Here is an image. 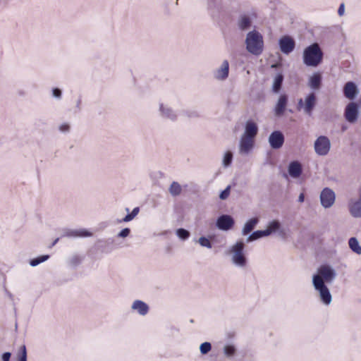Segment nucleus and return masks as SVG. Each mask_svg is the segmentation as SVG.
Segmentation results:
<instances>
[{
    "label": "nucleus",
    "mask_w": 361,
    "mask_h": 361,
    "mask_svg": "<svg viewBox=\"0 0 361 361\" xmlns=\"http://www.w3.org/2000/svg\"><path fill=\"white\" fill-rule=\"evenodd\" d=\"M335 192L329 188H325L320 193V202L324 208H330L335 202Z\"/></svg>",
    "instance_id": "obj_10"
},
{
    "label": "nucleus",
    "mask_w": 361,
    "mask_h": 361,
    "mask_svg": "<svg viewBox=\"0 0 361 361\" xmlns=\"http://www.w3.org/2000/svg\"><path fill=\"white\" fill-rule=\"evenodd\" d=\"M323 59V52L317 43L307 47L302 54L304 64L307 66L317 67Z\"/></svg>",
    "instance_id": "obj_5"
},
{
    "label": "nucleus",
    "mask_w": 361,
    "mask_h": 361,
    "mask_svg": "<svg viewBox=\"0 0 361 361\" xmlns=\"http://www.w3.org/2000/svg\"><path fill=\"white\" fill-rule=\"evenodd\" d=\"M233 161V153L231 151H227L224 153L223 159H222V165L224 168L228 167Z\"/></svg>",
    "instance_id": "obj_28"
},
{
    "label": "nucleus",
    "mask_w": 361,
    "mask_h": 361,
    "mask_svg": "<svg viewBox=\"0 0 361 361\" xmlns=\"http://www.w3.org/2000/svg\"><path fill=\"white\" fill-rule=\"evenodd\" d=\"M245 245L243 241L238 240L230 246L228 255L231 264L237 268L245 269L247 265V258L245 252Z\"/></svg>",
    "instance_id": "obj_4"
},
{
    "label": "nucleus",
    "mask_w": 361,
    "mask_h": 361,
    "mask_svg": "<svg viewBox=\"0 0 361 361\" xmlns=\"http://www.w3.org/2000/svg\"><path fill=\"white\" fill-rule=\"evenodd\" d=\"M283 81V75L281 73H278L274 78L273 85H272V90L275 93H278L281 88Z\"/></svg>",
    "instance_id": "obj_25"
},
{
    "label": "nucleus",
    "mask_w": 361,
    "mask_h": 361,
    "mask_svg": "<svg viewBox=\"0 0 361 361\" xmlns=\"http://www.w3.org/2000/svg\"><path fill=\"white\" fill-rule=\"evenodd\" d=\"M236 353V348L233 344L228 343L223 347V353L227 358L233 357Z\"/></svg>",
    "instance_id": "obj_26"
},
{
    "label": "nucleus",
    "mask_w": 361,
    "mask_h": 361,
    "mask_svg": "<svg viewBox=\"0 0 361 361\" xmlns=\"http://www.w3.org/2000/svg\"><path fill=\"white\" fill-rule=\"evenodd\" d=\"M258 133V126L257 123L248 120L245 125L244 133L242 134L238 145V152L240 154L246 156L252 150L255 145V138Z\"/></svg>",
    "instance_id": "obj_2"
},
{
    "label": "nucleus",
    "mask_w": 361,
    "mask_h": 361,
    "mask_svg": "<svg viewBox=\"0 0 361 361\" xmlns=\"http://www.w3.org/2000/svg\"><path fill=\"white\" fill-rule=\"evenodd\" d=\"M231 186L228 185L219 195L221 200H226L230 195Z\"/></svg>",
    "instance_id": "obj_37"
},
{
    "label": "nucleus",
    "mask_w": 361,
    "mask_h": 361,
    "mask_svg": "<svg viewBox=\"0 0 361 361\" xmlns=\"http://www.w3.org/2000/svg\"><path fill=\"white\" fill-rule=\"evenodd\" d=\"M92 235V233L85 229V228H79V229H71V228H64L62 230L61 237H67V238H85L90 237Z\"/></svg>",
    "instance_id": "obj_13"
},
{
    "label": "nucleus",
    "mask_w": 361,
    "mask_h": 361,
    "mask_svg": "<svg viewBox=\"0 0 361 361\" xmlns=\"http://www.w3.org/2000/svg\"><path fill=\"white\" fill-rule=\"evenodd\" d=\"M59 238H56V240L52 243L51 246L55 245L57 243V242L59 241Z\"/></svg>",
    "instance_id": "obj_49"
},
{
    "label": "nucleus",
    "mask_w": 361,
    "mask_h": 361,
    "mask_svg": "<svg viewBox=\"0 0 361 361\" xmlns=\"http://www.w3.org/2000/svg\"><path fill=\"white\" fill-rule=\"evenodd\" d=\"M358 193H359V198L357 200H361V186L359 188Z\"/></svg>",
    "instance_id": "obj_48"
},
{
    "label": "nucleus",
    "mask_w": 361,
    "mask_h": 361,
    "mask_svg": "<svg viewBox=\"0 0 361 361\" xmlns=\"http://www.w3.org/2000/svg\"><path fill=\"white\" fill-rule=\"evenodd\" d=\"M169 190L172 196H177L180 194L182 188L178 183L174 181L171 184Z\"/></svg>",
    "instance_id": "obj_27"
},
{
    "label": "nucleus",
    "mask_w": 361,
    "mask_h": 361,
    "mask_svg": "<svg viewBox=\"0 0 361 361\" xmlns=\"http://www.w3.org/2000/svg\"><path fill=\"white\" fill-rule=\"evenodd\" d=\"M52 96L58 99H61L62 92L59 88L55 87L52 90Z\"/></svg>",
    "instance_id": "obj_39"
},
{
    "label": "nucleus",
    "mask_w": 361,
    "mask_h": 361,
    "mask_svg": "<svg viewBox=\"0 0 361 361\" xmlns=\"http://www.w3.org/2000/svg\"><path fill=\"white\" fill-rule=\"evenodd\" d=\"M59 130L62 133H68L71 130V126L68 123H63L59 125Z\"/></svg>",
    "instance_id": "obj_36"
},
{
    "label": "nucleus",
    "mask_w": 361,
    "mask_h": 361,
    "mask_svg": "<svg viewBox=\"0 0 361 361\" xmlns=\"http://www.w3.org/2000/svg\"><path fill=\"white\" fill-rule=\"evenodd\" d=\"M305 200V195L303 193L300 194L298 197V202H303Z\"/></svg>",
    "instance_id": "obj_45"
},
{
    "label": "nucleus",
    "mask_w": 361,
    "mask_h": 361,
    "mask_svg": "<svg viewBox=\"0 0 361 361\" xmlns=\"http://www.w3.org/2000/svg\"><path fill=\"white\" fill-rule=\"evenodd\" d=\"M345 12V6L343 4H341L338 9V14L340 16H342Z\"/></svg>",
    "instance_id": "obj_43"
},
{
    "label": "nucleus",
    "mask_w": 361,
    "mask_h": 361,
    "mask_svg": "<svg viewBox=\"0 0 361 361\" xmlns=\"http://www.w3.org/2000/svg\"><path fill=\"white\" fill-rule=\"evenodd\" d=\"M285 137L280 130H274L269 136V143L274 149H280L284 143Z\"/></svg>",
    "instance_id": "obj_12"
},
{
    "label": "nucleus",
    "mask_w": 361,
    "mask_h": 361,
    "mask_svg": "<svg viewBox=\"0 0 361 361\" xmlns=\"http://www.w3.org/2000/svg\"><path fill=\"white\" fill-rule=\"evenodd\" d=\"M126 211L129 212V209L128 208H126Z\"/></svg>",
    "instance_id": "obj_50"
},
{
    "label": "nucleus",
    "mask_w": 361,
    "mask_h": 361,
    "mask_svg": "<svg viewBox=\"0 0 361 361\" xmlns=\"http://www.w3.org/2000/svg\"><path fill=\"white\" fill-rule=\"evenodd\" d=\"M258 231L259 232L260 235L262 236V238H263V237H265V236H266V235H265V234H264V231L258 230Z\"/></svg>",
    "instance_id": "obj_47"
},
{
    "label": "nucleus",
    "mask_w": 361,
    "mask_h": 361,
    "mask_svg": "<svg viewBox=\"0 0 361 361\" xmlns=\"http://www.w3.org/2000/svg\"><path fill=\"white\" fill-rule=\"evenodd\" d=\"M130 233V229L128 228H125L123 229H122L118 234H117V236L118 238H126L128 237Z\"/></svg>",
    "instance_id": "obj_38"
},
{
    "label": "nucleus",
    "mask_w": 361,
    "mask_h": 361,
    "mask_svg": "<svg viewBox=\"0 0 361 361\" xmlns=\"http://www.w3.org/2000/svg\"><path fill=\"white\" fill-rule=\"evenodd\" d=\"M279 45L281 51L284 54H289L291 53L295 47V41L289 36H283L280 38Z\"/></svg>",
    "instance_id": "obj_14"
},
{
    "label": "nucleus",
    "mask_w": 361,
    "mask_h": 361,
    "mask_svg": "<svg viewBox=\"0 0 361 361\" xmlns=\"http://www.w3.org/2000/svg\"><path fill=\"white\" fill-rule=\"evenodd\" d=\"M358 116V106L354 103L348 104L345 107V119L350 123H354Z\"/></svg>",
    "instance_id": "obj_16"
},
{
    "label": "nucleus",
    "mask_w": 361,
    "mask_h": 361,
    "mask_svg": "<svg viewBox=\"0 0 361 361\" xmlns=\"http://www.w3.org/2000/svg\"><path fill=\"white\" fill-rule=\"evenodd\" d=\"M131 310L140 316H145L149 310V305L142 300H135L131 305Z\"/></svg>",
    "instance_id": "obj_18"
},
{
    "label": "nucleus",
    "mask_w": 361,
    "mask_h": 361,
    "mask_svg": "<svg viewBox=\"0 0 361 361\" xmlns=\"http://www.w3.org/2000/svg\"><path fill=\"white\" fill-rule=\"evenodd\" d=\"M159 114L164 118L174 121L177 119L176 111L169 105L160 102L159 104Z\"/></svg>",
    "instance_id": "obj_11"
},
{
    "label": "nucleus",
    "mask_w": 361,
    "mask_h": 361,
    "mask_svg": "<svg viewBox=\"0 0 361 361\" xmlns=\"http://www.w3.org/2000/svg\"><path fill=\"white\" fill-rule=\"evenodd\" d=\"M259 222V219L257 217L250 219L246 221L242 229V235H248L257 226Z\"/></svg>",
    "instance_id": "obj_23"
},
{
    "label": "nucleus",
    "mask_w": 361,
    "mask_h": 361,
    "mask_svg": "<svg viewBox=\"0 0 361 361\" xmlns=\"http://www.w3.org/2000/svg\"><path fill=\"white\" fill-rule=\"evenodd\" d=\"M234 225L233 219L227 214L220 216L216 221V227L222 231H228Z\"/></svg>",
    "instance_id": "obj_15"
},
{
    "label": "nucleus",
    "mask_w": 361,
    "mask_h": 361,
    "mask_svg": "<svg viewBox=\"0 0 361 361\" xmlns=\"http://www.w3.org/2000/svg\"><path fill=\"white\" fill-rule=\"evenodd\" d=\"M288 174L293 178L300 177L302 172L301 164L298 161H291L288 165Z\"/></svg>",
    "instance_id": "obj_21"
},
{
    "label": "nucleus",
    "mask_w": 361,
    "mask_h": 361,
    "mask_svg": "<svg viewBox=\"0 0 361 361\" xmlns=\"http://www.w3.org/2000/svg\"><path fill=\"white\" fill-rule=\"evenodd\" d=\"M315 153L319 156H326L331 149V141L326 136L320 135L314 143Z\"/></svg>",
    "instance_id": "obj_7"
},
{
    "label": "nucleus",
    "mask_w": 361,
    "mask_h": 361,
    "mask_svg": "<svg viewBox=\"0 0 361 361\" xmlns=\"http://www.w3.org/2000/svg\"><path fill=\"white\" fill-rule=\"evenodd\" d=\"M261 238L262 236L260 235L259 232L258 231H255L247 236V238H246V243H248L256 240H258Z\"/></svg>",
    "instance_id": "obj_35"
},
{
    "label": "nucleus",
    "mask_w": 361,
    "mask_h": 361,
    "mask_svg": "<svg viewBox=\"0 0 361 361\" xmlns=\"http://www.w3.org/2000/svg\"><path fill=\"white\" fill-rule=\"evenodd\" d=\"M176 235L179 238L186 240L190 236V232L184 228H178L176 230Z\"/></svg>",
    "instance_id": "obj_32"
},
{
    "label": "nucleus",
    "mask_w": 361,
    "mask_h": 361,
    "mask_svg": "<svg viewBox=\"0 0 361 361\" xmlns=\"http://www.w3.org/2000/svg\"><path fill=\"white\" fill-rule=\"evenodd\" d=\"M81 262V259L78 256H73L70 259V264L73 267H76Z\"/></svg>",
    "instance_id": "obj_40"
},
{
    "label": "nucleus",
    "mask_w": 361,
    "mask_h": 361,
    "mask_svg": "<svg viewBox=\"0 0 361 361\" xmlns=\"http://www.w3.org/2000/svg\"><path fill=\"white\" fill-rule=\"evenodd\" d=\"M317 105V97L314 92H310L304 99L298 101L297 109L302 111L306 115L311 116Z\"/></svg>",
    "instance_id": "obj_6"
},
{
    "label": "nucleus",
    "mask_w": 361,
    "mask_h": 361,
    "mask_svg": "<svg viewBox=\"0 0 361 361\" xmlns=\"http://www.w3.org/2000/svg\"><path fill=\"white\" fill-rule=\"evenodd\" d=\"M288 104V96L286 94H281L274 107V114L276 116H281L286 109Z\"/></svg>",
    "instance_id": "obj_20"
},
{
    "label": "nucleus",
    "mask_w": 361,
    "mask_h": 361,
    "mask_svg": "<svg viewBox=\"0 0 361 361\" xmlns=\"http://www.w3.org/2000/svg\"><path fill=\"white\" fill-rule=\"evenodd\" d=\"M212 350V344L209 342H204L200 345V351L202 355L207 354Z\"/></svg>",
    "instance_id": "obj_31"
},
{
    "label": "nucleus",
    "mask_w": 361,
    "mask_h": 361,
    "mask_svg": "<svg viewBox=\"0 0 361 361\" xmlns=\"http://www.w3.org/2000/svg\"><path fill=\"white\" fill-rule=\"evenodd\" d=\"M11 353L9 352L4 353L1 355L2 361H10Z\"/></svg>",
    "instance_id": "obj_41"
},
{
    "label": "nucleus",
    "mask_w": 361,
    "mask_h": 361,
    "mask_svg": "<svg viewBox=\"0 0 361 361\" xmlns=\"http://www.w3.org/2000/svg\"><path fill=\"white\" fill-rule=\"evenodd\" d=\"M139 212H140V208L137 207H135L130 213H131V215L133 216V217L135 218L138 214Z\"/></svg>",
    "instance_id": "obj_44"
},
{
    "label": "nucleus",
    "mask_w": 361,
    "mask_h": 361,
    "mask_svg": "<svg viewBox=\"0 0 361 361\" xmlns=\"http://www.w3.org/2000/svg\"><path fill=\"white\" fill-rule=\"evenodd\" d=\"M49 258V255H48L39 256L36 258L32 259L30 261V265L31 267H36L38 264L47 261Z\"/></svg>",
    "instance_id": "obj_29"
},
{
    "label": "nucleus",
    "mask_w": 361,
    "mask_h": 361,
    "mask_svg": "<svg viewBox=\"0 0 361 361\" xmlns=\"http://www.w3.org/2000/svg\"><path fill=\"white\" fill-rule=\"evenodd\" d=\"M348 210L350 214L354 218H361V200L350 199L348 202Z\"/></svg>",
    "instance_id": "obj_17"
},
{
    "label": "nucleus",
    "mask_w": 361,
    "mask_h": 361,
    "mask_svg": "<svg viewBox=\"0 0 361 361\" xmlns=\"http://www.w3.org/2000/svg\"><path fill=\"white\" fill-rule=\"evenodd\" d=\"M134 218L131 215V213L128 214L122 220H120L119 222H129L132 221Z\"/></svg>",
    "instance_id": "obj_42"
},
{
    "label": "nucleus",
    "mask_w": 361,
    "mask_h": 361,
    "mask_svg": "<svg viewBox=\"0 0 361 361\" xmlns=\"http://www.w3.org/2000/svg\"><path fill=\"white\" fill-rule=\"evenodd\" d=\"M322 75L319 73H313L308 80V87L313 90H318L322 85Z\"/></svg>",
    "instance_id": "obj_22"
},
{
    "label": "nucleus",
    "mask_w": 361,
    "mask_h": 361,
    "mask_svg": "<svg viewBox=\"0 0 361 361\" xmlns=\"http://www.w3.org/2000/svg\"><path fill=\"white\" fill-rule=\"evenodd\" d=\"M263 231H264L266 236H268L272 233L268 227L267 228V229L263 230Z\"/></svg>",
    "instance_id": "obj_46"
},
{
    "label": "nucleus",
    "mask_w": 361,
    "mask_h": 361,
    "mask_svg": "<svg viewBox=\"0 0 361 361\" xmlns=\"http://www.w3.org/2000/svg\"><path fill=\"white\" fill-rule=\"evenodd\" d=\"M230 65L227 59L221 61L220 65L216 67L212 72L213 78L219 82L226 80L229 76Z\"/></svg>",
    "instance_id": "obj_8"
},
{
    "label": "nucleus",
    "mask_w": 361,
    "mask_h": 361,
    "mask_svg": "<svg viewBox=\"0 0 361 361\" xmlns=\"http://www.w3.org/2000/svg\"><path fill=\"white\" fill-rule=\"evenodd\" d=\"M359 92L357 86L353 82H347L343 87V94L349 99H354Z\"/></svg>",
    "instance_id": "obj_19"
},
{
    "label": "nucleus",
    "mask_w": 361,
    "mask_h": 361,
    "mask_svg": "<svg viewBox=\"0 0 361 361\" xmlns=\"http://www.w3.org/2000/svg\"><path fill=\"white\" fill-rule=\"evenodd\" d=\"M17 356L18 361H27V350L25 345L20 346Z\"/></svg>",
    "instance_id": "obj_30"
},
{
    "label": "nucleus",
    "mask_w": 361,
    "mask_h": 361,
    "mask_svg": "<svg viewBox=\"0 0 361 361\" xmlns=\"http://www.w3.org/2000/svg\"><path fill=\"white\" fill-rule=\"evenodd\" d=\"M198 243H200V245L202 247H207V248H212V243L209 241V240L208 238H207L206 237H200L199 239H198Z\"/></svg>",
    "instance_id": "obj_34"
},
{
    "label": "nucleus",
    "mask_w": 361,
    "mask_h": 361,
    "mask_svg": "<svg viewBox=\"0 0 361 361\" xmlns=\"http://www.w3.org/2000/svg\"><path fill=\"white\" fill-rule=\"evenodd\" d=\"M256 17L257 15L255 11L240 14L237 22L238 28L242 31L249 30L252 26L253 19Z\"/></svg>",
    "instance_id": "obj_9"
},
{
    "label": "nucleus",
    "mask_w": 361,
    "mask_h": 361,
    "mask_svg": "<svg viewBox=\"0 0 361 361\" xmlns=\"http://www.w3.org/2000/svg\"><path fill=\"white\" fill-rule=\"evenodd\" d=\"M348 245L353 252L357 255H361V246L355 237H352L349 239Z\"/></svg>",
    "instance_id": "obj_24"
},
{
    "label": "nucleus",
    "mask_w": 361,
    "mask_h": 361,
    "mask_svg": "<svg viewBox=\"0 0 361 361\" xmlns=\"http://www.w3.org/2000/svg\"><path fill=\"white\" fill-rule=\"evenodd\" d=\"M336 277V272L329 265H322L312 275V282L314 290L318 295L321 303L329 306L332 302V295L327 283H331Z\"/></svg>",
    "instance_id": "obj_1"
},
{
    "label": "nucleus",
    "mask_w": 361,
    "mask_h": 361,
    "mask_svg": "<svg viewBox=\"0 0 361 361\" xmlns=\"http://www.w3.org/2000/svg\"><path fill=\"white\" fill-rule=\"evenodd\" d=\"M267 227L269 228L271 233H274L279 230L281 224L279 221L274 220L269 223Z\"/></svg>",
    "instance_id": "obj_33"
},
{
    "label": "nucleus",
    "mask_w": 361,
    "mask_h": 361,
    "mask_svg": "<svg viewBox=\"0 0 361 361\" xmlns=\"http://www.w3.org/2000/svg\"><path fill=\"white\" fill-rule=\"evenodd\" d=\"M245 45L248 53L256 56H260L264 48L262 35L255 29L249 31L245 36Z\"/></svg>",
    "instance_id": "obj_3"
}]
</instances>
